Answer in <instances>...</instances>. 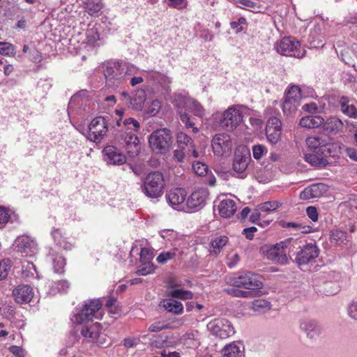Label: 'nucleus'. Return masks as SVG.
Instances as JSON below:
<instances>
[{
	"instance_id": "nucleus-1",
	"label": "nucleus",
	"mask_w": 357,
	"mask_h": 357,
	"mask_svg": "<svg viewBox=\"0 0 357 357\" xmlns=\"http://www.w3.org/2000/svg\"><path fill=\"white\" fill-rule=\"evenodd\" d=\"M174 104L176 107L180 119L185 124V128H192L193 132L197 133L199 129L195 127L194 122L192 121L190 116L186 112H192L195 116L202 118L205 115V109L202 105L196 100L181 94L176 96Z\"/></svg>"
},
{
	"instance_id": "nucleus-2",
	"label": "nucleus",
	"mask_w": 357,
	"mask_h": 357,
	"mask_svg": "<svg viewBox=\"0 0 357 357\" xmlns=\"http://www.w3.org/2000/svg\"><path fill=\"white\" fill-rule=\"evenodd\" d=\"M301 243L298 238H288L270 245L266 251V256L275 264L285 265L289 263L290 255L301 247Z\"/></svg>"
},
{
	"instance_id": "nucleus-3",
	"label": "nucleus",
	"mask_w": 357,
	"mask_h": 357,
	"mask_svg": "<svg viewBox=\"0 0 357 357\" xmlns=\"http://www.w3.org/2000/svg\"><path fill=\"white\" fill-rule=\"evenodd\" d=\"M149 144L152 151L157 154L165 153L172 144V135L167 128L158 129L149 137Z\"/></svg>"
},
{
	"instance_id": "nucleus-4",
	"label": "nucleus",
	"mask_w": 357,
	"mask_h": 357,
	"mask_svg": "<svg viewBox=\"0 0 357 357\" xmlns=\"http://www.w3.org/2000/svg\"><path fill=\"white\" fill-rule=\"evenodd\" d=\"M165 186L163 174L155 171L149 173L143 181L142 192L150 198L160 197Z\"/></svg>"
},
{
	"instance_id": "nucleus-5",
	"label": "nucleus",
	"mask_w": 357,
	"mask_h": 357,
	"mask_svg": "<svg viewBox=\"0 0 357 357\" xmlns=\"http://www.w3.org/2000/svg\"><path fill=\"white\" fill-rule=\"evenodd\" d=\"M102 305V303L100 299H92L86 301L82 309L73 317V322L76 324H82L92 321L94 317L98 319V312Z\"/></svg>"
},
{
	"instance_id": "nucleus-6",
	"label": "nucleus",
	"mask_w": 357,
	"mask_h": 357,
	"mask_svg": "<svg viewBox=\"0 0 357 357\" xmlns=\"http://www.w3.org/2000/svg\"><path fill=\"white\" fill-rule=\"evenodd\" d=\"M275 47L279 54L284 56L303 58L305 54L299 41L291 37H284L275 44Z\"/></svg>"
},
{
	"instance_id": "nucleus-7",
	"label": "nucleus",
	"mask_w": 357,
	"mask_h": 357,
	"mask_svg": "<svg viewBox=\"0 0 357 357\" xmlns=\"http://www.w3.org/2000/svg\"><path fill=\"white\" fill-rule=\"evenodd\" d=\"M302 98L301 90L296 85H291L285 91L282 111L287 115H290L296 112L301 105Z\"/></svg>"
},
{
	"instance_id": "nucleus-8",
	"label": "nucleus",
	"mask_w": 357,
	"mask_h": 357,
	"mask_svg": "<svg viewBox=\"0 0 357 357\" xmlns=\"http://www.w3.org/2000/svg\"><path fill=\"white\" fill-rule=\"evenodd\" d=\"M105 83L108 87L116 88L124 81L121 62L112 61L105 65L104 68Z\"/></svg>"
},
{
	"instance_id": "nucleus-9",
	"label": "nucleus",
	"mask_w": 357,
	"mask_h": 357,
	"mask_svg": "<svg viewBox=\"0 0 357 357\" xmlns=\"http://www.w3.org/2000/svg\"><path fill=\"white\" fill-rule=\"evenodd\" d=\"M86 137L95 143H100L108 131V125L106 119L103 116L94 118L89 126Z\"/></svg>"
},
{
	"instance_id": "nucleus-10",
	"label": "nucleus",
	"mask_w": 357,
	"mask_h": 357,
	"mask_svg": "<svg viewBox=\"0 0 357 357\" xmlns=\"http://www.w3.org/2000/svg\"><path fill=\"white\" fill-rule=\"evenodd\" d=\"M242 112L235 107H230L222 114L219 121V126L227 131H232L243 121Z\"/></svg>"
},
{
	"instance_id": "nucleus-11",
	"label": "nucleus",
	"mask_w": 357,
	"mask_h": 357,
	"mask_svg": "<svg viewBox=\"0 0 357 357\" xmlns=\"http://www.w3.org/2000/svg\"><path fill=\"white\" fill-rule=\"evenodd\" d=\"M208 330L220 339H227L235 333L234 328L229 321L225 319H215L207 324Z\"/></svg>"
},
{
	"instance_id": "nucleus-12",
	"label": "nucleus",
	"mask_w": 357,
	"mask_h": 357,
	"mask_svg": "<svg viewBox=\"0 0 357 357\" xmlns=\"http://www.w3.org/2000/svg\"><path fill=\"white\" fill-rule=\"evenodd\" d=\"M296 253L295 262L299 266L307 265L314 261L319 255V250L315 244L307 243L303 247Z\"/></svg>"
},
{
	"instance_id": "nucleus-13",
	"label": "nucleus",
	"mask_w": 357,
	"mask_h": 357,
	"mask_svg": "<svg viewBox=\"0 0 357 357\" xmlns=\"http://www.w3.org/2000/svg\"><path fill=\"white\" fill-rule=\"evenodd\" d=\"M14 250L22 257H31L37 251V243L29 236H18L14 243Z\"/></svg>"
},
{
	"instance_id": "nucleus-14",
	"label": "nucleus",
	"mask_w": 357,
	"mask_h": 357,
	"mask_svg": "<svg viewBox=\"0 0 357 357\" xmlns=\"http://www.w3.org/2000/svg\"><path fill=\"white\" fill-rule=\"evenodd\" d=\"M211 146L215 155L229 154L232 148L230 136L225 133L215 135L211 140Z\"/></svg>"
},
{
	"instance_id": "nucleus-15",
	"label": "nucleus",
	"mask_w": 357,
	"mask_h": 357,
	"mask_svg": "<svg viewBox=\"0 0 357 357\" xmlns=\"http://www.w3.org/2000/svg\"><path fill=\"white\" fill-rule=\"evenodd\" d=\"M208 197V191L206 188H199L186 199L185 205L190 210L198 211L204 206Z\"/></svg>"
},
{
	"instance_id": "nucleus-16",
	"label": "nucleus",
	"mask_w": 357,
	"mask_h": 357,
	"mask_svg": "<svg viewBox=\"0 0 357 357\" xmlns=\"http://www.w3.org/2000/svg\"><path fill=\"white\" fill-rule=\"evenodd\" d=\"M299 328L306 337L312 341H316L321 333L320 325L314 319H302L299 321Z\"/></svg>"
},
{
	"instance_id": "nucleus-17",
	"label": "nucleus",
	"mask_w": 357,
	"mask_h": 357,
	"mask_svg": "<svg viewBox=\"0 0 357 357\" xmlns=\"http://www.w3.org/2000/svg\"><path fill=\"white\" fill-rule=\"evenodd\" d=\"M168 204L174 209L184 210L186 192L183 188H174L166 194Z\"/></svg>"
},
{
	"instance_id": "nucleus-18",
	"label": "nucleus",
	"mask_w": 357,
	"mask_h": 357,
	"mask_svg": "<svg viewBox=\"0 0 357 357\" xmlns=\"http://www.w3.org/2000/svg\"><path fill=\"white\" fill-rule=\"evenodd\" d=\"M250 160V155L246 150L243 151L240 149H237L235 151L233 161V169L236 174V176L244 174ZM241 177L243 178L244 176L241 175Z\"/></svg>"
},
{
	"instance_id": "nucleus-19",
	"label": "nucleus",
	"mask_w": 357,
	"mask_h": 357,
	"mask_svg": "<svg viewBox=\"0 0 357 357\" xmlns=\"http://www.w3.org/2000/svg\"><path fill=\"white\" fill-rule=\"evenodd\" d=\"M266 135L268 142L273 144H277L281 137V121L277 117L270 118L266 127Z\"/></svg>"
},
{
	"instance_id": "nucleus-20",
	"label": "nucleus",
	"mask_w": 357,
	"mask_h": 357,
	"mask_svg": "<svg viewBox=\"0 0 357 357\" xmlns=\"http://www.w3.org/2000/svg\"><path fill=\"white\" fill-rule=\"evenodd\" d=\"M215 203L220 215L223 218L232 216L236 211V202L227 197H219Z\"/></svg>"
},
{
	"instance_id": "nucleus-21",
	"label": "nucleus",
	"mask_w": 357,
	"mask_h": 357,
	"mask_svg": "<svg viewBox=\"0 0 357 357\" xmlns=\"http://www.w3.org/2000/svg\"><path fill=\"white\" fill-rule=\"evenodd\" d=\"M103 159L109 165H123L126 162V158L113 146H107L102 150Z\"/></svg>"
},
{
	"instance_id": "nucleus-22",
	"label": "nucleus",
	"mask_w": 357,
	"mask_h": 357,
	"mask_svg": "<svg viewBox=\"0 0 357 357\" xmlns=\"http://www.w3.org/2000/svg\"><path fill=\"white\" fill-rule=\"evenodd\" d=\"M327 190V187L323 183H314L305 188L299 195L302 200H307L318 198L324 195Z\"/></svg>"
},
{
	"instance_id": "nucleus-23",
	"label": "nucleus",
	"mask_w": 357,
	"mask_h": 357,
	"mask_svg": "<svg viewBox=\"0 0 357 357\" xmlns=\"http://www.w3.org/2000/svg\"><path fill=\"white\" fill-rule=\"evenodd\" d=\"M340 111L347 116L357 119V102L347 96H341L338 100Z\"/></svg>"
},
{
	"instance_id": "nucleus-24",
	"label": "nucleus",
	"mask_w": 357,
	"mask_h": 357,
	"mask_svg": "<svg viewBox=\"0 0 357 357\" xmlns=\"http://www.w3.org/2000/svg\"><path fill=\"white\" fill-rule=\"evenodd\" d=\"M15 299L18 303H28L33 296V291L31 287L26 284L17 286L13 291Z\"/></svg>"
},
{
	"instance_id": "nucleus-25",
	"label": "nucleus",
	"mask_w": 357,
	"mask_h": 357,
	"mask_svg": "<svg viewBox=\"0 0 357 357\" xmlns=\"http://www.w3.org/2000/svg\"><path fill=\"white\" fill-rule=\"evenodd\" d=\"M244 282H243V287L248 289H260L263 287L261 278L259 275L254 274L251 272L244 273Z\"/></svg>"
},
{
	"instance_id": "nucleus-26",
	"label": "nucleus",
	"mask_w": 357,
	"mask_h": 357,
	"mask_svg": "<svg viewBox=\"0 0 357 357\" xmlns=\"http://www.w3.org/2000/svg\"><path fill=\"white\" fill-rule=\"evenodd\" d=\"M160 305L167 312L174 314H181L183 312V304L180 301L174 300L170 297L163 299L160 302Z\"/></svg>"
},
{
	"instance_id": "nucleus-27",
	"label": "nucleus",
	"mask_w": 357,
	"mask_h": 357,
	"mask_svg": "<svg viewBox=\"0 0 357 357\" xmlns=\"http://www.w3.org/2000/svg\"><path fill=\"white\" fill-rule=\"evenodd\" d=\"M194 141L183 132L176 134V147L189 154L190 148H193Z\"/></svg>"
},
{
	"instance_id": "nucleus-28",
	"label": "nucleus",
	"mask_w": 357,
	"mask_h": 357,
	"mask_svg": "<svg viewBox=\"0 0 357 357\" xmlns=\"http://www.w3.org/2000/svg\"><path fill=\"white\" fill-rule=\"evenodd\" d=\"M146 99V94L144 90H137L135 94L130 98V104L132 109L141 110Z\"/></svg>"
},
{
	"instance_id": "nucleus-29",
	"label": "nucleus",
	"mask_w": 357,
	"mask_h": 357,
	"mask_svg": "<svg viewBox=\"0 0 357 357\" xmlns=\"http://www.w3.org/2000/svg\"><path fill=\"white\" fill-rule=\"evenodd\" d=\"M324 122V119L321 116H307L303 117L300 121L301 126L307 128H318Z\"/></svg>"
},
{
	"instance_id": "nucleus-30",
	"label": "nucleus",
	"mask_w": 357,
	"mask_h": 357,
	"mask_svg": "<svg viewBox=\"0 0 357 357\" xmlns=\"http://www.w3.org/2000/svg\"><path fill=\"white\" fill-rule=\"evenodd\" d=\"M322 125L324 130L328 133L337 132L343 128L342 121L335 116L328 119L326 121H324Z\"/></svg>"
},
{
	"instance_id": "nucleus-31",
	"label": "nucleus",
	"mask_w": 357,
	"mask_h": 357,
	"mask_svg": "<svg viewBox=\"0 0 357 357\" xmlns=\"http://www.w3.org/2000/svg\"><path fill=\"white\" fill-rule=\"evenodd\" d=\"M222 357H243V350L234 342L225 346L222 350Z\"/></svg>"
},
{
	"instance_id": "nucleus-32",
	"label": "nucleus",
	"mask_w": 357,
	"mask_h": 357,
	"mask_svg": "<svg viewBox=\"0 0 357 357\" xmlns=\"http://www.w3.org/2000/svg\"><path fill=\"white\" fill-rule=\"evenodd\" d=\"M104 4L102 0H86V12L91 16H98L103 8Z\"/></svg>"
},
{
	"instance_id": "nucleus-33",
	"label": "nucleus",
	"mask_w": 357,
	"mask_h": 357,
	"mask_svg": "<svg viewBox=\"0 0 357 357\" xmlns=\"http://www.w3.org/2000/svg\"><path fill=\"white\" fill-rule=\"evenodd\" d=\"M228 238L225 236L215 237L211 241L210 252L217 255L222 250L223 247L227 243Z\"/></svg>"
},
{
	"instance_id": "nucleus-34",
	"label": "nucleus",
	"mask_w": 357,
	"mask_h": 357,
	"mask_svg": "<svg viewBox=\"0 0 357 357\" xmlns=\"http://www.w3.org/2000/svg\"><path fill=\"white\" fill-rule=\"evenodd\" d=\"M101 330V326L99 323H96L94 324L91 325L89 327L87 326L84 328L81 331V334L85 337H89L93 340H96Z\"/></svg>"
},
{
	"instance_id": "nucleus-35",
	"label": "nucleus",
	"mask_w": 357,
	"mask_h": 357,
	"mask_svg": "<svg viewBox=\"0 0 357 357\" xmlns=\"http://www.w3.org/2000/svg\"><path fill=\"white\" fill-rule=\"evenodd\" d=\"M331 243L335 245L345 244L347 241V234L345 231L340 229H335L331 231Z\"/></svg>"
},
{
	"instance_id": "nucleus-36",
	"label": "nucleus",
	"mask_w": 357,
	"mask_h": 357,
	"mask_svg": "<svg viewBox=\"0 0 357 357\" xmlns=\"http://www.w3.org/2000/svg\"><path fill=\"white\" fill-rule=\"evenodd\" d=\"M124 141L126 146H128V152L131 151L128 149L129 147L132 148V146L134 148V150L132 151L133 153L137 154L139 152V139L136 135V132H126Z\"/></svg>"
},
{
	"instance_id": "nucleus-37",
	"label": "nucleus",
	"mask_w": 357,
	"mask_h": 357,
	"mask_svg": "<svg viewBox=\"0 0 357 357\" xmlns=\"http://www.w3.org/2000/svg\"><path fill=\"white\" fill-rule=\"evenodd\" d=\"M51 234L56 245H59L61 248L66 250L71 249L72 245L65 240L59 229H54L52 231Z\"/></svg>"
},
{
	"instance_id": "nucleus-38",
	"label": "nucleus",
	"mask_w": 357,
	"mask_h": 357,
	"mask_svg": "<svg viewBox=\"0 0 357 357\" xmlns=\"http://www.w3.org/2000/svg\"><path fill=\"white\" fill-rule=\"evenodd\" d=\"M167 296L172 298H176L181 300H188L192 298L193 294L188 290L175 289L167 291Z\"/></svg>"
},
{
	"instance_id": "nucleus-39",
	"label": "nucleus",
	"mask_w": 357,
	"mask_h": 357,
	"mask_svg": "<svg viewBox=\"0 0 357 357\" xmlns=\"http://www.w3.org/2000/svg\"><path fill=\"white\" fill-rule=\"evenodd\" d=\"M305 161L311 165L323 167L328 164L327 160L321 156L317 155L314 153H306L305 155Z\"/></svg>"
},
{
	"instance_id": "nucleus-40",
	"label": "nucleus",
	"mask_w": 357,
	"mask_h": 357,
	"mask_svg": "<svg viewBox=\"0 0 357 357\" xmlns=\"http://www.w3.org/2000/svg\"><path fill=\"white\" fill-rule=\"evenodd\" d=\"M197 336L198 333L197 331L186 333L183 336L182 342L188 348H197L199 345Z\"/></svg>"
},
{
	"instance_id": "nucleus-41",
	"label": "nucleus",
	"mask_w": 357,
	"mask_h": 357,
	"mask_svg": "<svg viewBox=\"0 0 357 357\" xmlns=\"http://www.w3.org/2000/svg\"><path fill=\"white\" fill-rule=\"evenodd\" d=\"M280 225L284 228H291L295 231H300L301 233L307 234L311 230V227L299 222H291L282 221Z\"/></svg>"
},
{
	"instance_id": "nucleus-42",
	"label": "nucleus",
	"mask_w": 357,
	"mask_h": 357,
	"mask_svg": "<svg viewBox=\"0 0 357 357\" xmlns=\"http://www.w3.org/2000/svg\"><path fill=\"white\" fill-rule=\"evenodd\" d=\"M52 261L53 264L54 271L56 273H63L66 265V259L61 255H54L52 254Z\"/></svg>"
},
{
	"instance_id": "nucleus-43",
	"label": "nucleus",
	"mask_w": 357,
	"mask_h": 357,
	"mask_svg": "<svg viewBox=\"0 0 357 357\" xmlns=\"http://www.w3.org/2000/svg\"><path fill=\"white\" fill-rule=\"evenodd\" d=\"M271 307V304L268 301L264 299L255 300L252 305V308L254 311L258 312H265L269 310Z\"/></svg>"
},
{
	"instance_id": "nucleus-44",
	"label": "nucleus",
	"mask_w": 357,
	"mask_h": 357,
	"mask_svg": "<svg viewBox=\"0 0 357 357\" xmlns=\"http://www.w3.org/2000/svg\"><path fill=\"white\" fill-rule=\"evenodd\" d=\"M86 36L87 43L89 45L93 46L99 45L98 41L100 40V35L96 28L92 27L87 29Z\"/></svg>"
},
{
	"instance_id": "nucleus-45",
	"label": "nucleus",
	"mask_w": 357,
	"mask_h": 357,
	"mask_svg": "<svg viewBox=\"0 0 357 357\" xmlns=\"http://www.w3.org/2000/svg\"><path fill=\"white\" fill-rule=\"evenodd\" d=\"M151 343L157 348L169 347L171 346V342L168 340L167 335H165L155 336L151 340Z\"/></svg>"
},
{
	"instance_id": "nucleus-46",
	"label": "nucleus",
	"mask_w": 357,
	"mask_h": 357,
	"mask_svg": "<svg viewBox=\"0 0 357 357\" xmlns=\"http://www.w3.org/2000/svg\"><path fill=\"white\" fill-rule=\"evenodd\" d=\"M282 204L278 201H269L258 205V211L262 212H271L280 208Z\"/></svg>"
},
{
	"instance_id": "nucleus-47",
	"label": "nucleus",
	"mask_w": 357,
	"mask_h": 357,
	"mask_svg": "<svg viewBox=\"0 0 357 357\" xmlns=\"http://www.w3.org/2000/svg\"><path fill=\"white\" fill-rule=\"evenodd\" d=\"M70 283L67 280H60L54 282L52 287L51 291L52 293L59 292L62 294L66 293L70 288Z\"/></svg>"
},
{
	"instance_id": "nucleus-48",
	"label": "nucleus",
	"mask_w": 357,
	"mask_h": 357,
	"mask_svg": "<svg viewBox=\"0 0 357 357\" xmlns=\"http://www.w3.org/2000/svg\"><path fill=\"white\" fill-rule=\"evenodd\" d=\"M123 124L126 128L127 130L131 132H137L140 128L139 123L133 118L126 119L123 121Z\"/></svg>"
},
{
	"instance_id": "nucleus-49",
	"label": "nucleus",
	"mask_w": 357,
	"mask_h": 357,
	"mask_svg": "<svg viewBox=\"0 0 357 357\" xmlns=\"http://www.w3.org/2000/svg\"><path fill=\"white\" fill-rule=\"evenodd\" d=\"M306 144L308 148L314 150L316 153H319L321 148V142L319 137H310L306 139Z\"/></svg>"
},
{
	"instance_id": "nucleus-50",
	"label": "nucleus",
	"mask_w": 357,
	"mask_h": 357,
	"mask_svg": "<svg viewBox=\"0 0 357 357\" xmlns=\"http://www.w3.org/2000/svg\"><path fill=\"white\" fill-rule=\"evenodd\" d=\"M121 67L122 68L124 79L126 76L137 74L139 70V69L134 65L126 62H121Z\"/></svg>"
},
{
	"instance_id": "nucleus-51",
	"label": "nucleus",
	"mask_w": 357,
	"mask_h": 357,
	"mask_svg": "<svg viewBox=\"0 0 357 357\" xmlns=\"http://www.w3.org/2000/svg\"><path fill=\"white\" fill-rule=\"evenodd\" d=\"M11 268L10 259H3L0 262V280L6 278Z\"/></svg>"
},
{
	"instance_id": "nucleus-52",
	"label": "nucleus",
	"mask_w": 357,
	"mask_h": 357,
	"mask_svg": "<svg viewBox=\"0 0 357 357\" xmlns=\"http://www.w3.org/2000/svg\"><path fill=\"white\" fill-rule=\"evenodd\" d=\"M142 267L137 269L136 274L137 275H146L154 271L155 266L151 262H141Z\"/></svg>"
},
{
	"instance_id": "nucleus-53",
	"label": "nucleus",
	"mask_w": 357,
	"mask_h": 357,
	"mask_svg": "<svg viewBox=\"0 0 357 357\" xmlns=\"http://www.w3.org/2000/svg\"><path fill=\"white\" fill-rule=\"evenodd\" d=\"M244 273L241 275H234L227 278V282L234 287H243Z\"/></svg>"
},
{
	"instance_id": "nucleus-54",
	"label": "nucleus",
	"mask_w": 357,
	"mask_h": 357,
	"mask_svg": "<svg viewBox=\"0 0 357 357\" xmlns=\"http://www.w3.org/2000/svg\"><path fill=\"white\" fill-rule=\"evenodd\" d=\"M153 250L148 248H143L140 252V262H151V259L153 258Z\"/></svg>"
},
{
	"instance_id": "nucleus-55",
	"label": "nucleus",
	"mask_w": 357,
	"mask_h": 357,
	"mask_svg": "<svg viewBox=\"0 0 357 357\" xmlns=\"http://www.w3.org/2000/svg\"><path fill=\"white\" fill-rule=\"evenodd\" d=\"M176 256L174 251H169L161 252L156 258V261L158 264H164L168 261L172 259Z\"/></svg>"
},
{
	"instance_id": "nucleus-56",
	"label": "nucleus",
	"mask_w": 357,
	"mask_h": 357,
	"mask_svg": "<svg viewBox=\"0 0 357 357\" xmlns=\"http://www.w3.org/2000/svg\"><path fill=\"white\" fill-rule=\"evenodd\" d=\"M237 2L240 4L238 6L241 8H248L252 9L253 12H259V6L251 0H237Z\"/></svg>"
},
{
	"instance_id": "nucleus-57",
	"label": "nucleus",
	"mask_w": 357,
	"mask_h": 357,
	"mask_svg": "<svg viewBox=\"0 0 357 357\" xmlns=\"http://www.w3.org/2000/svg\"><path fill=\"white\" fill-rule=\"evenodd\" d=\"M192 169L196 174L202 176L207 173L208 166L204 162H197L192 165Z\"/></svg>"
},
{
	"instance_id": "nucleus-58",
	"label": "nucleus",
	"mask_w": 357,
	"mask_h": 357,
	"mask_svg": "<svg viewBox=\"0 0 357 357\" xmlns=\"http://www.w3.org/2000/svg\"><path fill=\"white\" fill-rule=\"evenodd\" d=\"M266 153L267 149L264 145L257 144L252 147L253 157L257 160H259L262 155Z\"/></svg>"
},
{
	"instance_id": "nucleus-59",
	"label": "nucleus",
	"mask_w": 357,
	"mask_h": 357,
	"mask_svg": "<svg viewBox=\"0 0 357 357\" xmlns=\"http://www.w3.org/2000/svg\"><path fill=\"white\" fill-rule=\"evenodd\" d=\"M161 108V102L157 99L153 100L148 108L147 113L152 116H155Z\"/></svg>"
},
{
	"instance_id": "nucleus-60",
	"label": "nucleus",
	"mask_w": 357,
	"mask_h": 357,
	"mask_svg": "<svg viewBox=\"0 0 357 357\" xmlns=\"http://www.w3.org/2000/svg\"><path fill=\"white\" fill-rule=\"evenodd\" d=\"M167 4L169 7L177 10H183L187 8V0H167Z\"/></svg>"
},
{
	"instance_id": "nucleus-61",
	"label": "nucleus",
	"mask_w": 357,
	"mask_h": 357,
	"mask_svg": "<svg viewBox=\"0 0 357 357\" xmlns=\"http://www.w3.org/2000/svg\"><path fill=\"white\" fill-rule=\"evenodd\" d=\"M169 328V326L168 324L163 321H157L154 322L149 327V331L150 332L157 333Z\"/></svg>"
},
{
	"instance_id": "nucleus-62",
	"label": "nucleus",
	"mask_w": 357,
	"mask_h": 357,
	"mask_svg": "<svg viewBox=\"0 0 357 357\" xmlns=\"http://www.w3.org/2000/svg\"><path fill=\"white\" fill-rule=\"evenodd\" d=\"M188 153L176 147L173 151V159L178 162H183L185 159L188 158Z\"/></svg>"
},
{
	"instance_id": "nucleus-63",
	"label": "nucleus",
	"mask_w": 357,
	"mask_h": 357,
	"mask_svg": "<svg viewBox=\"0 0 357 357\" xmlns=\"http://www.w3.org/2000/svg\"><path fill=\"white\" fill-rule=\"evenodd\" d=\"M14 47L12 44L6 42H0V54L10 55L13 54Z\"/></svg>"
},
{
	"instance_id": "nucleus-64",
	"label": "nucleus",
	"mask_w": 357,
	"mask_h": 357,
	"mask_svg": "<svg viewBox=\"0 0 357 357\" xmlns=\"http://www.w3.org/2000/svg\"><path fill=\"white\" fill-rule=\"evenodd\" d=\"M246 24L245 17H240L238 21H234L230 23L231 29H235L236 33L241 32L243 30V25Z\"/></svg>"
}]
</instances>
